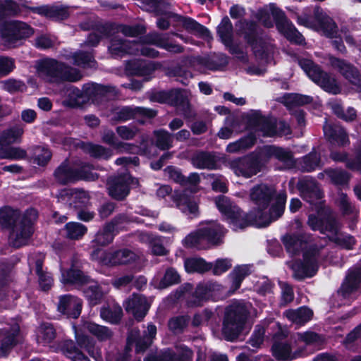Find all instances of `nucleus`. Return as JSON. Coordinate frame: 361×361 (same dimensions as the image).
<instances>
[{
	"label": "nucleus",
	"instance_id": "55",
	"mask_svg": "<svg viewBox=\"0 0 361 361\" xmlns=\"http://www.w3.org/2000/svg\"><path fill=\"white\" fill-rule=\"evenodd\" d=\"M324 172L334 185H347L350 180V176L348 173L345 171L329 168L325 169Z\"/></svg>",
	"mask_w": 361,
	"mask_h": 361
},
{
	"label": "nucleus",
	"instance_id": "36",
	"mask_svg": "<svg viewBox=\"0 0 361 361\" xmlns=\"http://www.w3.org/2000/svg\"><path fill=\"white\" fill-rule=\"evenodd\" d=\"M152 341L140 334L138 329H132L128 332V344H134L136 354H142L151 346Z\"/></svg>",
	"mask_w": 361,
	"mask_h": 361
},
{
	"label": "nucleus",
	"instance_id": "26",
	"mask_svg": "<svg viewBox=\"0 0 361 361\" xmlns=\"http://www.w3.org/2000/svg\"><path fill=\"white\" fill-rule=\"evenodd\" d=\"M156 70L153 62L141 59L129 60L126 63L125 72L130 76H149Z\"/></svg>",
	"mask_w": 361,
	"mask_h": 361
},
{
	"label": "nucleus",
	"instance_id": "47",
	"mask_svg": "<svg viewBox=\"0 0 361 361\" xmlns=\"http://www.w3.org/2000/svg\"><path fill=\"white\" fill-rule=\"evenodd\" d=\"M86 329L92 335L94 336L99 341H106L112 338L114 334L107 326L99 325L94 322H88Z\"/></svg>",
	"mask_w": 361,
	"mask_h": 361
},
{
	"label": "nucleus",
	"instance_id": "52",
	"mask_svg": "<svg viewBox=\"0 0 361 361\" xmlns=\"http://www.w3.org/2000/svg\"><path fill=\"white\" fill-rule=\"evenodd\" d=\"M232 275V286L233 290H237L241 286L243 280L250 274L248 265L243 264L236 266L231 274Z\"/></svg>",
	"mask_w": 361,
	"mask_h": 361
},
{
	"label": "nucleus",
	"instance_id": "28",
	"mask_svg": "<svg viewBox=\"0 0 361 361\" xmlns=\"http://www.w3.org/2000/svg\"><path fill=\"white\" fill-rule=\"evenodd\" d=\"M117 235L106 224L100 228L94 234L92 240L90 241L91 251L98 249L104 250L103 247L108 246L113 243Z\"/></svg>",
	"mask_w": 361,
	"mask_h": 361
},
{
	"label": "nucleus",
	"instance_id": "50",
	"mask_svg": "<svg viewBox=\"0 0 361 361\" xmlns=\"http://www.w3.org/2000/svg\"><path fill=\"white\" fill-rule=\"evenodd\" d=\"M313 312L307 307H302L295 310H290L287 317L293 322L304 324L311 320Z\"/></svg>",
	"mask_w": 361,
	"mask_h": 361
},
{
	"label": "nucleus",
	"instance_id": "48",
	"mask_svg": "<svg viewBox=\"0 0 361 361\" xmlns=\"http://www.w3.org/2000/svg\"><path fill=\"white\" fill-rule=\"evenodd\" d=\"M216 34L222 43L230 42L231 39L233 37V27L227 16L223 17L220 24L217 26Z\"/></svg>",
	"mask_w": 361,
	"mask_h": 361
},
{
	"label": "nucleus",
	"instance_id": "8",
	"mask_svg": "<svg viewBox=\"0 0 361 361\" xmlns=\"http://www.w3.org/2000/svg\"><path fill=\"white\" fill-rule=\"evenodd\" d=\"M34 34V29L27 23L9 20L0 24V37L4 45L9 48H16L23 40Z\"/></svg>",
	"mask_w": 361,
	"mask_h": 361
},
{
	"label": "nucleus",
	"instance_id": "12",
	"mask_svg": "<svg viewBox=\"0 0 361 361\" xmlns=\"http://www.w3.org/2000/svg\"><path fill=\"white\" fill-rule=\"evenodd\" d=\"M230 166L237 176L246 178L256 175L262 169L259 157L252 154L231 160Z\"/></svg>",
	"mask_w": 361,
	"mask_h": 361
},
{
	"label": "nucleus",
	"instance_id": "64",
	"mask_svg": "<svg viewBox=\"0 0 361 361\" xmlns=\"http://www.w3.org/2000/svg\"><path fill=\"white\" fill-rule=\"evenodd\" d=\"M188 101L187 95L180 89H171L169 90V104L180 108L186 104Z\"/></svg>",
	"mask_w": 361,
	"mask_h": 361
},
{
	"label": "nucleus",
	"instance_id": "9",
	"mask_svg": "<svg viewBox=\"0 0 361 361\" xmlns=\"http://www.w3.org/2000/svg\"><path fill=\"white\" fill-rule=\"evenodd\" d=\"M92 261L109 267L129 264L135 261V254L129 249L124 248L114 251L95 250L90 252Z\"/></svg>",
	"mask_w": 361,
	"mask_h": 361
},
{
	"label": "nucleus",
	"instance_id": "34",
	"mask_svg": "<svg viewBox=\"0 0 361 361\" xmlns=\"http://www.w3.org/2000/svg\"><path fill=\"white\" fill-rule=\"evenodd\" d=\"M13 0H0V24L3 22H8V17H15L20 15L23 9L27 11Z\"/></svg>",
	"mask_w": 361,
	"mask_h": 361
},
{
	"label": "nucleus",
	"instance_id": "7",
	"mask_svg": "<svg viewBox=\"0 0 361 361\" xmlns=\"http://www.w3.org/2000/svg\"><path fill=\"white\" fill-rule=\"evenodd\" d=\"M92 166L84 163L78 168L72 167L68 159L62 161L54 171L55 181L61 185L75 183L79 180H95L99 174L92 171Z\"/></svg>",
	"mask_w": 361,
	"mask_h": 361
},
{
	"label": "nucleus",
	"instance_id": "61",
	"mask_svg": "<svg viewBox=\"0 0 361 361\" xmlns=\"http://www.w3.org/2000/svg\"><path fill=\"white\" fill-rule=\"evenodd\" d=\"M102 142L117 150H128L129 144L119 141L112 130L106 131L102 136Z\"/></svg>",
	"mask_w": 361,
	"mask_h": 361
},
{
	"label": "nucleus",
	"instance_id": "27",
	"mask_svg": "<svg viewBox=\"0 0 361 361\" xmlns=\"http://www.w3.org/2000/svg\"><path fill=\"white\" fill-rule=\"evenodd\" d=\"M195 62L208 70L216 71L222 70L228 64V56L223 53H214L209 56H197Z\"/></svg>",
	"mask_w": 361,
	"mask_h": 361
},
{
	"label": "nucleus",
	"instance_id": "5",
	"mask_svg": "<svg viewBox=\"0 0 361 361\" xmlns=\"http://www.w3.org/2000/svg\"><path fill=\"white\" fill-rule=\"evenodd\" d=\"M38 71L49 78L50 82L56 83L78 82L82 78L79 70L54 59L42 60L38 66Z\"/></svg>",
	"mask_w": 361,
	"mask_h": 361
},
{
	"label": "nucleus",
	"instance_id": "63",
	"mask_svg": "<svg viewBox=\"0 0 361 361\" xmlns=\"http://www.w3.org/2000/svg\"><path fill=\"white\" fill-rule=\"evenodd\" d=\"M165 353L167 361H190L193 355L192 350L185 345L178 354L170 349L166 350Z\"/></svg>",
	"mask_w": 361,
	"mask_h": 361
},
{
	"label": "nucleus",
	"instance_id": "10",
	"mask_svg": "<svg viewBox=\"0 0 361 361\" xmlns=\"http://www.w3.org/2000/svg\"><path fill=\"white\" fill-rule=\"evenodd\" d=\"M276 27L279 32L292 44L302 45L305 43L303 35L298 30L291 21L288 20L285 13L279 8L272 11Z\"/></svg>",
	"mask_w": 361,
	"mask_h": 361
},
{
	"label": "nucleus",
	"instance_id": "40",
	"mask_svg": "<svg viewBox=\"0 0 361 361\" xmlns=\"http://www.w3.org/2000/svg\"><path fill=\"white\" fill-rule=\"evenodd\" d=\"M267 153L286 165L293 166L295 163L293 152L288 149L276 145L267 146Z\"/></svg>",
	"mask_w": 361,
	"mask_h": 361
},
{
	"label": "nucleus",
	"instance_id": "29",
	"mask_svg": "<svg viewBox=\"0 0 361 361\" xmlns=\"http://www.w3.org/2000/svg\"><path fill=\"white\" fill-rule=\"evenodd\" d=\"M214 290V284L211 283H199L190 298L188 299V305L190 307H201L212 295Z\"/></svg>",
	"mask_w": 361,
	"mask_h": 361
},
{
	"label": "nucleus",
	"instance_id": "30",
	"mask_svg": "<svg viewBox=\"0 0 361 361\" xmlns=\"http://www.w3.org/2000/svg\"><path fill=\"white\" fill-rule=\"evenodd\" d=\"M23 133V126L19 123L4 130L0 133V149H3V147L10 146L14 143H20Z\"/></svg>",
	"mask_w": 361,
	"mask_h": 361
},
{
	"label": "nucleus",
	"instance_id": "13",
	"mask_svg": "<svg viewBox=\"0 0 361 361\" xmlns=\"http://www.w3.org/2000/svg\"><path fill=\"white\" fill-rule=\"evenodd\" d=\"M133 178L129 173H121L107 180L109 195L117 201L124 200L130 194Z\"/></svg>",
	"mask_w": 361,
	"mask_h": 361
},
{
	"label": "nucleus",
	"instance_id": "15",
	"mask_svg": "<svg viewBox=\"0 0 361 361\" xmlns=\"http://www.w3.org/2000/svg\"><path fill=\"white\" fill-rule=\"evenodd\" d=\"M243 39L251 47L255 56L264 59L267 56L266 42L258 32V25L253 20L246 22Z\"/></svg>",
	"mask_w": 361,
	"mask_h": 361
},
{
	"label": "nucleus",
	"instance_id": "60",
	"mask_svg": "<svg viewBox=\"0 0 361 361\" xmlns=\"http://www.w3.org/2000/svg\"><path fill=\"white\" fill-rule=\"evenodd\" d=\"M75 340L79 349H84L90 356L94 357L95 341L92 338L83 334L75 333Z\"/></svg>",
	"mask_w": 361,
	"mask_h": 361
},
{
	"label": "nucleus",
	"instance_id": "39",
	"mask_svg": "<svg viewBox=\"0 0 361 361\" xmlns=\"http://www.w3.org/2000/svg\"><path fill=\"white\" fill-rule=\"evenodd\" d=\"M61 350L66 357L72 361H90L71 339H66L62 342Z\"/></svg>",
	"mask_w": 361,
	"mask_h": 361
},
{
	"label": "nucleus",
	"instance_id": "17",
	"mask_svg": "<svg viewBox=\"0 0 361 361\" xmlns=\"http://www.w3.org/2000/svg\"><path fill=\"white\" fill-rule=\"evenodd\" d=\"M63 283L69 285L84 286L92 281L91 277L85 272L83 263L72 259L71 267L62 273Z\"/></svg>",
	"mask_w": 361,
	"mask_h": 361
},
{
	"label": "nucleus",
	"instance_id": "54",
	"mask_svg": "<svg viewBox=\"0 0 361 361\" xmlns=\"http://www.w3.org/2000/svg\"><path fill=\"white\" fill-rule=\"evenodd\" d=\"M180 282V276L173 267L167 268L163 277L159 282L158 288L164 289Z\"/></svg>",
	"mask_w": 361,
	"mask_h": 361
},
{
	"label": "nucleus",
	"instance_id": "4",
	"mask_svg": "<svg viewBox=\"0 0 361 361\" xmlns=\"http://www.w3.org/2000/svg\"><path fill=\"white\" fill-rule=\"evenodd\" d=\"M214 202L224 219L232 225L233 229H244L249 226L258 228V221L251 210L245 212L229 197L224 195L216 197Z\"/></svg>",
	"mask_w": 361,
	"mask_h": 361
},
{
	"label": "nucleus",
	"instance_id": "56",
	"mask_svg": "<svg viewBox=\"0 0 361 361\" xmlns=\"http://www.w3.org/2000/svg\"><path fill=\"white\" fill-rule=\"evenodd\" d=\"M52 157L51 151L44 146H36L34 149L33 163L39 166H45Z\"/></svg>",
	"mask_w": 361,
	"mask_h": 361
},
{
	"label": "nucleus",
	"instance_id": "43",
	"mask_svg": "<svg viewBox=\"0 0 361 361\" xmlns=\"http://www.w3.org/2000/svg\"><path fill=\"white\" fill-rule=\"evenodd\" d=\"M175 202L177 207L184 213L195 214L198 212V205L194 198L185 193L177 195Z\"/></svg>",
	"mask_w": 361,
	"mask_h": 361
},
{
	"label": "nucleus",
	"instance_id": "42",
	"mask_svg": "<svg viewBox=\"0 0 361 361\" xmlns=\"http://www.w3.org/2000/svg\"><path fill=\"white\" fill-rule=\"evenodd\" d=\"M302 172H312L322 167L321 156L316 151H312L302 157L299 161Z\"/></svg>",
	"mask_w": 361,
	"mask_h": 361
},
{
	"label": "nucleus",
	"instance_id": "58",
	"mask_svg": "<svg viewBox=\"0 0 361 361\" xmlns=\"http://www.w3.org/2000/svg\"><path fill=\"white\" fill-rule=\"evenodd\" d=\"M84 296L91 305H97L101 303L103 298L102 287L96 283L86 288L83 290Z\"/></svg>",
	"mask_w": 361,
	"mask_h": 361
},
{
	"label": "nucleus",
	"instance_id": "31",
	"mask_svg": "<svg viewBox=\"0 0 361 361\" xmlns=\"http://www.w3.org/2000/svg\"><path fill=\"white\" fill-rule=\"evenodd\" d=\"M135 45L137 44L134 42L114 36L110 39L108 50L111 55L122 57L126 54H133V47Z\"/></svg>",
	"mask_w": 361,
	"mask_h": 361
},
{
	"label": "nucleus",
	"instance_id": "33",
	"mask_svg": "<svg viewBox=\"0 0 361 361\" xmlns=\"http://www.w3.org/2000/svg\"><path fill=\"white\" fill-rule=\"evenodd\" d=\"M18 330L0 329V357H6L18 344Z\"/></svg>",
	"mask_w": 361,
	"mask_h": 361
},
{
	"label": "nucleus",
	"instance_id": "19",
	"mask_svg": "<svg viewBox=\"0 0 361 361\" xmlns=\"http://www.w3.org/2000/svg\"><path fill=\"white\" fill-rule=\"evenodd\" d=\"M82 301L71 294H64L59 297L57 311L67 318L78 319L82 312Z\"/></svg>",
	"mask_w": 361,
	"mask_h": 361
},
{
	"label": "nucleus",
	"instance_id": "37",
	"mask_svg": "<svg viewBox=\"0 0 361 361\" xmlns=\"http://www.w3.org/2000/svg\"><path fill=\"white\" fill-rule=\"evenodd\" d=\"M314 18L319 28L326 37L329 38L336 37L338 26L330 17L322 13H315Z\"/></svg>",
	"mask_w": 361,
	"mask_h": 361
},
{
	"label": "nucleus",
	"instance_id": "14",
	"mask_svg": "<svg viewBox=\"0 0 361 361\" xmlns=\"http://www.w3.org/2000/svg\"><path fill=\"white\" fill-rule=\"evenodd\" d=\"M245 119L248 126L261 131L264 136L272 137L276 135L277 121L275 118L263 116L257 111L247 114Z\"/></svg>",
	"mask_w": 361,
	"mask_h": 361
},
{
	"label": "nucleus",
	"instance_id": "25",
	"mask_svg": "<svg viewBox=\"0 0 361 361\" xmlns=\"http://www.w3.org/2000/svg\"><path fill=\"white\" fill-rule=\"evenodd\" d=\"M164 171L170 180L183 186H195L200 182V178L197 173H190L189 176L186 177L183 174L181 169L175 166H167Z\"/></svg>",
	"mask_w": 361,
	"mask_h": 361
},
{
	"label": "nucleus",
	"instance_id": "21",
	"mask_svg": "<svg viewBox=\"0 0 361 361\" xmlns=\"http://www.w3.org/2000/svg\"><path fill=\"white\" fill-rule=\"evenodd\" d=\"M296 188L302 198L310 203L319 200L324 197V194L319 188L318 183L313 178L299 180L297 183Z\"/></svg>",
	"mask_w": 361,
	"mask_h": 361
},
{
	"label": "nucleus",
	"instance_id": "51",
	"mask_svg": "<svg viewBox=\"0 0 361 361\" xmlns=\"http://www.w3.org/2000/svg\"><path fill=\"white\" fill-rule=\"evenodd\" d=\"M200 235L203 241L212 245H219L223 243V235L216 228L204 227L200 228Z\"/></svg>",
	"mask_w": 361,
	"mask_h": 361
},
{
	"label": "nucleus",
	"instance_id": "32",
	"mask_svg": "<svg viewBox=\"0 0 361 361\" xmlns=\"http://www.w3.org/2000/svg\"><path fill=\"white\" fill-rule=\"evenodd\" d=\"M281 241L287 252L293 256L298 255L302 250V247L307 243L305 236L300 233H286Z\"/></svg>",
	"mask_w": 361,
	"mask_h": 361
},
{
	"label": "nucleus",
	"instance_id": "62",
	"mask_svg": "<svg viewBox=\"0 0 361 361\" xmlns=\"http://www.w3.org/2000/svg\"><path fill=\"white\" fill-rule=\"evenodd\" d=\"M1 152V157L4 159L11 160H20L23 159L27 156V152L25 149L16 147H4L3 149H0Z\"/></svg>",
	"mask_w": 361,
	"mask_h": 361
},
{
	"label": "nucleus",
	"instance_id": "41",
	"mask_svg": "<svg viewBox=\"0 0 361 361\" xmlns=\"http://www.w3.org/2000/svg\"><path fill=\"white\" fill-rule=\"evenodd\" d=\"M43 264L44 262L40 259H37L35 261V274L38 277L40 289L44 292H47L51 288L54 284V279L51 273L43 270Z\"/></svg>",
	"mask_w": 361,
	"mask_h": 361
},
{
	"label": "nucleus",
	"instance_id": "45",
	"mask_svg": "<svg viewBox=\"0 0 361 361\" xmlns=\"http://www.w3.org/2000/svg\"><path fill=\"white\" fill-rule=\"evenodd\" d=\"M292 269L293 271V278L298 281H301L306 278H312L318 271L314 267L307 265L302 261L294 264Z\"/></svg>",
	"mask_w": 361,
	"mask_h": 361
},
{
	"label": "nucleus",
	"instance_id": "11",
	"mask_svg": "<svg viewBox=\"0 0 361 361\" xmlns=\"http://www.w3.org/2000/svg\"><path fill=\"white\" fill-rule=\"evenodd\" d=\"M307 224L312 231H319L322 234H338L341 228L338 220L327 212H318L317 215L310 214L308 216Z\"/></svg>",
	"mask_w": 361,
	"mask_h": 361
},
{
	"label": "nucleus",
	"instance_id": "44",
	"mask_svg": "<svg viewBox=\"0 0 361 361\" xmlns=\"http://www.w3.org/2000/svg\"><path fill=\"white\" fill-rule=\"evenodd\" d=\"M330 242L334 243L338 247L347 250H351L356 244V240L350 234L341 233L336 235H327Z\"/></svg>",
	"mask_w": 361,
	"mask_h": 361
},
{
	"label": "nucleus",
	"instance_id": "18",
	"mask_svg": "<svg viewBox=\"0 0 361 361\" xmlns=\"http://www.w3.org/2000/svg\"><path fill=\"white\" fill-rule=\"evenodd\" d=\"M123 306L126 312L131 314L137 322H140L147 314L151 304L145 295L133 293Z\"/></svg>",
	"mask_w": 361,
	"mask_h": 361
},
{
	"label": "nucleus",
	"instance_id": "24",
	"mask_svg": "<svg viewBox=\"0 0 361 361\" xmlns=\"http://www.w3.org/2000/svg\"><path fill=\"white\" fill-rule=\"evenodd\" d=\"M330 62L334 68H338L339 73L352 85H355L361 80V74L353 65L347 63L344 59L331 57Z\"/></svg>",
	"mask_w": 361,
	"mask_h": 361
},
{
	"label": "nucleus",
	"instance_id": "59",
	"mask_svg": "<svg viewBox=\"0 0 361 361\" xmlns=\"http://www.w3.org/2000/svg\"><path fill=\"white\" fill-rule=\"evenodd\" d=\"M90 197L87 192L82 190H78L73 194L70 205L75 210L87 209V207L90 204Z\"/></svg>",
	"mask_w": 361,
	"mask_h": 361
},
{
	"label": "nucleus",
	"instance_id": "16",
	"mask_svg": "<svg viewBox=\"0 0 361 361\" xmlns=\"http://www.w3.org/2000/svg\"><path fill=\"white\" fill-rule=\"evenodd\" d=\"M23 6L28 11L44 16L55 21L67 20L71 15L70 7L66 5H42L40 6H30L23 4Z\"/></svg>",
	"mask_w": 361,
	"mask_h": 361
},
{
	"label": "nucleus",
	"instance_id": "49",
	"mask_svg": "<svg viewBox=\"0 0 361 361\" xmlns=\"http://www.w3.org/2000/svg\"><path fill=\"white\" fill-rule=\"evenodd\" d=\"M321 250L322 247H319L317 244L310 245L303 251L302 262L318 270V258L320 256Z\"/></svg>",
	"mask_w": 361,
	"mask_h": 361
},
{
	"label": "nucleus",
	"instance_id": "23",
	"mask_svg": "<svg viewBox=\"0 0 361 361\" xmlns=\"http://www.w3.org/2000/svg\"><path fill=\"white\" fill-rule=\"evenodd\" d=\"M361 285V267L350 271L338 290V293L344 298L357 292Z\"/></svg>",
	"mask_w": 361,
	"mask_h": 361
},
{
	"label": "nucleus",
	"instance_id": "35",
	"mask_svg": "<svg viewBox=\"0 0 361 361\" xmlns=\"http://www.w3.org/2000/svg\"><path fill=\"white\" fill-rule=\"evenodd\" d=\"M191 163L194 167L199 169H215L216 168L214 155L207 151H199L194 154L191 158Z\"/></svg>",
	"mask_w": 361,
	"mask_h": 361
},
{
	"label": "nucleus",
	"instance_id": "57",
	"mask_svg": "<svg viewBox=\"0 0 361 361\" xmlns=\"http://www.w3.org/2000/svg\"><path fill=\"white\" fill-rule=\"evenodd\" d=\"M87 151L90 157L94 159L108 160L113 155V152L111 149L106 148L101 145L94 143L87 144Z\"/></svg>",
	"mask_w": 361,
	"mask_h": 361
},
{
	"label": "nucleus",
	"instance_id": "2",
	"mask_svg": "<svg viewBox=\"0 0 361 361\" xmlns=\"http://www.w3.org/2000/svg\"><path fill=\"white\" fill-rule=\"evenodd\" d=\"M38 218V212L34 208L25 210L18 224L20 213L11 206L0 208V227L11 229L8 243L11 247L18 249L27 245L34 233V225Z\"/></svg>",
	"mask_w": 361,
	"mask_h": 361
},
{
	"label": "nucleus",
	"instance_id": "22",
	"mask_svg": "<svg viewBox=\"0 0 361 361\" xmlns=\"http://www.w3.org/2000/svg\"><path fill=\"white\" fill-rule=\"evenodd\" d=\"M287 336L282 331L274 335L275 341L271 345L272 355L279 361H290L295 358L292 353V347L288 341H279L278 339L285 338Z\"/></svg>",
	"mask_w": 361,
	"mask_h": 361
},
{
	"label": "nucleus",
	"instance_id": "20",
	"mask_svg": "<svg viewBox=\"0 0 361 361\" xmlns=\"http://www.w3.org/2000/svg\"><path fill=\"white\" fill-rule=\"evenodd\" d=\"M323 131L331 147L334 146L345 147L350 145L348 134L343 127L334 124H328L324 126Z\"/></svg>",
	"mask_w": 361,
	"mask_h": 361
},
{
	"label": "nucleus",
	"instance_id": "3",
	"mask_svg": "<svg viewBox=\"0 0 361 361\" xmlns=\"http://www.w3.org/2000/svg\"><path fill=\"white\" fill-rule=\"evenodd\" d=\"M250 312L244 304L233 302L224 311L222 335L226 341H235L245 329Z\"/></svg>",
	"mask_w": 361,
	"mask_h": 361
},
{
	"label": "nucleus",
	"instance_id": "38",
	"mask_svg": "<svg viewBox=\"0 0 361 361\" xmlns=\"http://www.w3.org/2000/svg\"><path fill=\"white\" fill-rule=\"evenodd\" d=\"M184 267L188 274H204L212 269V263L207 262L202 257H189L185 259Z\"/></svg>",
	"mask_w": 361,
	"mask_h": 361
},
{
	"label": "nucleus",
	"instance_id": "53",
	"mask_svg": "<svg viewBox=\"0 0 361 361\" xmlns=\"http://www.w3.org/2000/svg\"><path fill=\"white\" fill-rule=\"evenodd\" d=\"M66 238L71 240H79L87 232V228L78 222H68L65 225Z\"/></svg>",
	"mask_w": 361,
	"mask_h": 361
},
{
	"label": "nucleus",
	"instance_id": "6",
	"mask_svg": "<svg viewBox=\"0 0 361 361\" xmlns=\"http://www.w3.org/2000/svg\"><path fill=\"white\" fill-rule=\"evenodd\" d=\"M298 64L307 77L325 92L333 94L341 92V87L335 77L331 73L323 71L322 67L312 59L298 58Z\"/></svg>",
	"mask_w": 361,
	"mask_h": 361
},
{
	"label": "nucleus",
	"instance_id": "46",
	"mask_svg": "<svg viewBox=\"0 0 361 361\" xmlns=\"http://www.w3.org/2000/svg\"><path fill=\"white\" fill-rule=\"evenodd\" d=\"M283 99L284 104L288 108L301 106L313 102L312 97L299 93H286L283 96Z\"/></svg>",
	"mask_w": 361,
	"mask_h": 361
},
{
	"label": "nucleus",
	"instance_id": "1",
	"mask_svg": "<svg viewBox=\"0 0 361 361\" xmlns=\"http://www.w3.org/2000/svg\"><path fill=\"white\" fill-rule=\"evenodd\" d=\"M254 207L250 209L258 221V228H265L281 218L286 209L287 195L285 190L277 192L274 184L261 183L250 191Z\"/></svg>",
	"mask_w": 361,
	"mask_h": 361
}]
</instances>
